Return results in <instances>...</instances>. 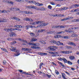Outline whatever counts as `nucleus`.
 I'll list each match as a JSON object with an SVG mask.
<instances>
[{"label":"nucleus","mask_w":79,"mask_h":79,"mask_svg":"<svg viewBox=\"0 0 79 79\" xmlns=\"http://www.w3.org/2000/svg\"><path fill=\"white\" fill-rule=\"evenodd\" d=\"M78 35L75 34H73L71 36L72 37H77Z\"/></svg>","instance_id":"obj_24"},{"label":"nucleus","mask_w":79,"mask_h":79,"mask_svg":"<svg viewBox=\"0 0 79 79\" xmlns=\"http://www.w3.org/2000/svg\"><path fill=\"white\" fill-rule=\"evenodd\" d=\"M69 58L71 60H73L75 59V57L73 56H70L69 57Z\"/></svg>","instance_id":"obj_12"},{"label":"nucleus","mask_w":79,"mask_h":79,"mask_svg":"<svg viewBox=\"0 0 79 79\" xmlns=\"http://www.w3.org/2000/svg\"><path fill=\"white\" fill-rule=\"evenodd\" d=\"M6 22V20L5 19H2L0 18V23H5Z\"/></svg>","instance_id":"obj_5"},{"label":"nucleus","mask_w":79,"mask_h":79,"mask_svg":"<svg viewBox=\"0 0 79 79\" xmlns=\"http://www.w3.org/2000/svg\"><path fill=\"white\" fill-rule=\"evenodd\" d=\"M39 6H43V4L39 3Z\"/></svg>","instance_id":"obj_54"},{"label":"nucleus","mask_w":79,"mask_h":79,"mask_svg":"<svg viewBox=\"0 0 79 79\" xmlns=\"http://www.w3.org/2000/svg\"><path fill=\"white\" fill-rule=\"evenodd\" d=\"M37 10H40V11H44V10H45L46 9L44 8H39L37 9Z\"/></svg>","instance_id":"obj_9"},{"label":"nucleus","mask_w":79,"mask_h":79,"mask_svg":"<svg viewBox=\"0 0 79 79\" xmlns=\"http://www.w3.org/2000/svg\"><path fill=\"white\" fill-rule=\"evenodd\" d=\"M29 44L30 45H32V46H35V44L34 43H29Z\"/></svg>","instance_id":"obj_20"},{"label":"nucleus","mask_w":79,"mask_h":79,"mask_svg":"<svg viewBox=\"0 0 79 79\" xmlns=\"http://www.w3.org/2000/svg\"><path fill=\"white\" fill-rule=\"evenodd\" d=\"M64 14H61V15H57V17H61V16H64Z\"/></svg>","instance_id":"obj_22"},{"label":"nucleus","mask_w":79,"mask_h":79,"mask_svg":"<svg viewBox=\"0 0 79 79\" xmlns=\"http://www.w3.org/2000/svg\"><path fill=\"white\" fill-rule=\"evenodd\" d=\"M67 63H68V64H70L71 65H72V64H73V63H72V62H71L70 61H68Z\"/></svg>","instance_id":"obj_38"},{"label":"nucleus","mask_w":79,"mask_h":79,"mask_svg":"<svg viewBox=\"0 0 79 79\" xmlns=\"http://www.w3.org/2000/svg\"><path fill=\"white\" fill-rule=\"evenodd\" d=\"M28 14H30L31 15L32 14V13L31 12L28 11Z\"/></svg>","instance_id":"obj_61"},{"label":"nucleus","mask_w":79,"mask_h":79,"mask_svg":"<svg viewBox=\"0 0 79 79\" xmlns=\"http://www.w3.org/2000/svg\"><path fill=\"white\" fill-rule=\"evenodd\" d=\"M34 4H35V5H36V6H39V3L38 2L36 1H35Z\"/></svg>","instance_id":"obj_19"},{"label":"nucleus","mask_w":79,"mask_h":79,"mask_svg":"<svg viewBox=\"0 0 79 79\" xmlns=\"http://www.w3.org/2000/svg\"><path fill=\"white\" fill-rule=\"evenodd\" d=\"M50 4L51 5H55V4L54 3V2H50Z\"/></svg>","instance_id":"obj_47"},{"label":"nucleus","mask_w":79,"mask_h":79,"mask_svg":"<svg viewBox=\"0 0 79 79\" xmlns=\"http://www.w3.org/2000/svg\"><path fill=\"white\" fill-rule=\"evenodd\" d=\"M38 54L40 55H47V53H44L43 52H41V53H38Z\"/></svg>","instance_id":"obj_13"},{"label":"nucleus","mask_w":79,"mask_h":79,"mask_svg":"<svg viewBox=\"0 0 79 79\" xmlns=\"http://www.w3.org/2000/svg\"><path fill=\"white\" fill-rule=\"evenodd\" d=\"M65 32H70V31H69V30H65Z\"/></svg>","instance_id":"obj_49"},{"label":"nucleus","mask_w":79,"mask_h":79,"mask_svg":"<svg viewBox=\"0 0 79 79\" xmlns=\"http://www.w3.org/2000/svg\"><path fill=\"white\" fill-rule=\"evenodd\" d=\"M13 19H15L16 21H20L21 20L19 18H17L16 17H13Z\"/></svg>","instance_id":"obj_14"},{"label":"nucleus","mask_w":79,"mask_h":79,"mask_svg":"<svg viewBox=\"0 0 79 79\" xmlns=\"http://www.w3.org/2000/svg\"><path fill=\"white\" fill-rule=\"evenodd\" d=\"M46 76H47V77H48V78H50V77H51V76H52V75H49L48 74H46Z\"/></svg>","instance_id":"obj_31"},{"label":"nucleus","mask_w":79,"mask_h":79,"mask_svg":"<svg viewBox=\"0 0 79 79\" xmlns=\"http://www.w3.org/2000/svg\"><path fill=\"white\" fill-rule=\"evenodd\" d=\"M73 6H75L76 8H78V7L79 6V4H76L73 5Z\"/></svg>","instance_id":"obj_26"},{"label":"nucleus","mask_w":79,"mask_h":79,"mask_svg":"<svg viewBox=\"0 0 79 79\" xmlns=\"http://www.w3.org/2000/svg\"><path fill=\"white\" fill-rule=\"evenodd\" d=\"M60 41H58L57 42H56L55 41H53V43L54 44H56V45L59 46L60 45Z\"/></svg>","instance_id":"obj_3"},{"label":"nucleus","mask_w":79,"mask_h":79,"mask_svg":"<svg viewBox=\"0 0 79 79\" xmlns=\"http://www.w3.org/2000/svg\"><path fill=\"white\" fill-rule=\"evenodd\" d=\"M66 47L68 49H70V48H72V47H69V46H66Z\"/></svg>","instance_id":"obj_37"},{"label":"nucleus","mask_w":79,"mask_h":79,"mask_svg":"<svg viewBox=\"0 0 79 79\" xmlns=\"http://www.w3.org/2000/svg\"><path fill=\"white\" fill-rule=\"evenodd\" d=\"M14 3V2H13L10 1V4H11V5H13V3Z\"/></svg>","instance_id":"obj_57"},{"label":"nucleus","mask_w":79,"mask_h":79,"mask_svg":"<svg viewBox=\"0 0 79 79\" xmlns=\"http://www.w3.org/2000/svg\"><path fill=\"white\" fill-rule=\"evenodd\" d=\"M52 47L53 48H56V49H57V48H58V47H57L55 46H52Z\"/></svg>","instance_id":"obj_55"},{"label":"nucleus","mask_w":79,"mask_h":79,"mask_svg":"<svg viewBox=\"0 0 79 79\" xmlns=\"http://www.w3.org/2000/svg\"><path fill=\"white\" fill-rule=\"evenodd\" d=\"M57 15H52V16H54V17H55L56 16H57Z\"/></svg>","instance_id":"obj_63"},{"label":"nucleus","mask_w":79,"mask_h":79,"mask_svg":"<svg viewBox=\"0 0 79 79\" xmlns=\"http://www.w3.org/2000/svg\"><path fill=\"white\" fill-rule=\"evenodd\" d=\"M4 30L5 31H6V32H9L10 31V29H4Z\"/></svg>","instance_id":"obj_36"},{"label":"nucleus","mask_w":79,"mask_h":79,"mask_svg":"<svg viewBox=\"0 0 79 79\" xmlns=\"http://www.w3.org/2000/svg\"><path fill=\"white\" fill-rule=\"evenodd\" d=\"M40 23L39 24V26L37 27H43V26H47L48 24V23H44L43 22H41L40 21Z\"/></svg>","instance_id":"obj_1"},{"label":"nucleus","mask_w":79,"mask_h":79,"mask_svg":"<svg viewBox=\"0 0 79 79\" xmlns=\"http://www.w3.org/2000/svg\"><path fill=\"white\" fill-rule=\"evenodd\" d=\"M74 21H75V22H79V19H75L74 20Z\"/></svg>","instance_id":"obj_53"},{"label":"nucleus","mask_w":79,"mask_h":79,"mask_svg":"<svg viewBox=\"0 0 79 79\" xmlns=\"http://www.w3.org/2000/svg\"><path fill=\"white\" fill-rule=\"evenodd\" d=\"M37 41V39L35 38H33L31 40V42H35V41Z\"/></svg>","instance_id":"obj_25"},{"label":"nucleus","mask_w":79,"mask_h":79,"mask_svg":"<svg viewBox=\"0 0 79 79\" xmlns=\"http://www.w3.org/2000/svg\"><path fill=\"white\" fill-rule=\"evenodd\" d=\"M22 49L23 50H24V51H27V48H23Z\"/></svg>","instance_id":"obj_51"},{"label":"nucleus","mask_w":79,"mask_h":79,"mask_svg":"<svg viewBox=\"0 0 79 79\" xmlns=\"http://www.w3.org/2000/svg\"><path fill=\"white\" fill-rule=\"evenodd\" d=\"M11 48H12V49H10V50L11 51H12V52H16V48L15 47H11Z\"/></svg>","instance_id":"obj_7"},{"label":"nucleus","mask_w":79,"mask_h":79,"mask_svg":"<svg viewBox=\"0 0 79 79\" xmlns=\"http://www.w3.org/2000/svg\"><path fill=\"white\" fill-rule=\"evenodd\" d=\"M7 40H11V38H9L8 39H7Z\"/></svg>","instance_id":"obj_64"},{"label":"nucleus","mask_w":79,"mask_h":79,"mask_svg":"<svg viewBox=\"0 0 79 79\" xmlns=\"http://www.w3.org/2000/svg\"><path fill=\"white\" fill-rule=\"evenodd\" d=\"M1 50H3L4 52H6L7 53H8V51H7V50H6V49H5V48H1Z\"/></svg>","instance_id":"obj_15"},{"label":"nucleus","mask_w":79,"mask_h":79,"mask_svg":"<svg viewBox=\"0 0 79 79\" xmlns=\"http://www.w3.org/2000/svg\"><path fill=\"white\" fill-rule=\"evenodd\" d=\"M58 53H59L58 52H53V54H58Z\"/></svg>","instance_id":"obj_50"},{"label":"nucleus","mask_w":79,"mask_h":79,"mask_svg":"<svg viewBox=\"0 0 79 79\" xmlns=\"http://www.w3.org/2000/svg\"><path fill=\"white\" fill-rule=\"evenodd\" d=\"M28 8H32V6H28Z\"/></svg>","instance_id":"obj_62"},{"label":"nucleus","mask_w":79,"mask_h":79,"mask_svg":"<svg viewBox=\"0 0 79 79\" xmlns=\"http://www.w3.org/2000/svg\"><path fill=\"white\" fill-rule=\"evenodd\" d=\"M30 34L32 36H34V35H35V34L33 33H30Z\"/></svg>","instance_id":"obj_44"},{"label":"nucleus","mask_w":79,"mask_h":79,"mask_svg":"<svg viewBox=\"0 0 79 79\" xmlns=\"http://www.w3.org/2000/svg\"><path fill=\"white\" fill-rule=\"evenodd\" d=\"M67 26H63V25H61V26H60V28H64L66 27Z\"/></svg>","instance_id":"obj_27"},{"label":"nucleus","mask_w":79,"mask_h":79,"mask_svg":"<svg viewBox=\"0 0 79 79\" xmlns=\"http://www.w3.org/2000/svg\"><path fill=\"white\" fill-rule=\"evenodd\" d=\"M24 0H18V2H24Z\"/></svg>","instance_id":"obj_32"},{"label":"nucleus","mask_w":79,"mask_h":79,"mask_svg":"<svg viewBox=\"0 0 79 79\" xmlns=\"http://www.w3.org/2000/svg\"><path fill=\"white\" fill-rule=\"evenodd\" d=\"M63 45L64 46V44H63V43H61V42L60 43V45Z\"/></svg>","instance_id":"obj_58"},{"label":"nucleus","mask_w":79,"mask_h":79,"mask_svg":"<svg viewBox=\"0 0 79 79\" xmlns=\"http://www.w3.org/2000/svg\"><path fill=\"white\" fill-rule=\"evenodd\" d=\"M58 63H59L60 64L61 66H63V67H64V68H65V67H66V66H64V64H63V63H62L60 62L59 61H58Z\"/></svg>","instance_id":"obj_17"},{"label":"nucleus","mask_w":79,"mask_h":79,"mask_svg":"<svg viewBox=\"0 0 79 79\" xmlns=\"http://www.w3.org/2000/svg\"><path fill=\"white\" fill-rule=\"evenodd\" d=\"M74 11H75V12H79V8H77L75 9V10H74Z\"/></svg>","instance_id":"obj_30"},{"label":"nucleus","mask_w":79,"mask_h":79,"mask_svg":"<svg viewBox=\"0 0 79 79\" xmlns=\"http://www.w3.org/2000/svg\"><path fill=\"white\" fill-rule=\"evenodd\" d=\"M25 20L27 21H31V19H29L28 18H27L25 19Z\"/></svg>","instance_id":"obj_23"},{"label":"nucleus","mask_w":79,"mask_h":79,"mask_svg":"<svg viewBox=\"0 0 79 79\" xmlns=\"http://www.w3.org/2000/svg\"><path fill=\"white\" fill-rule=\"evenodd\" d=\"M70 52V51H62L61 52V53H64V54H69V52Z\"/></svg>","instance_id":"obj_11"},{"label":"nucleus","mask_w":79,"mask_h":79,"mask_svg":"<svg viewBox=\"0 0 79 79\" xmlns=\"http://www.w3.org/2000/svg\"><path fill=\"white\" fill-rule=\"evenodd\" d=\"M3 64H6V62L5 60L3 61Z\"/></svg>","instance_id":"obj_52"},{"label":"nucleus","mask_w":79,"mask_h":79,"mask_svg":"<svg viewBox=\"0 0 79 79\" xmlns=\"http://www.w3.org/2000/svg\"><path fill=\"white\" fill-rule=\"evenodd\" d=\"M68 9V7H65L64 6L63 7V10H67V9Z\"/></svg>","instance_id":"obj_29"},{"label":"nucleus","mask_w":79,"mask_h":79,"mask_svg":"<svg viewBox=\"0 0 79 79\" xmlns=\"http://www.w3.org/2000/svg\"><path fill=\"white\" fill-rule=\"evenodd\" d=\"M15 27H16L17 28H22L23 26L18 25H14Z\"/></svg>","instance_id":"obj_10"},{"label":"nucleus","mask_w":79,"mask_h":79,"mask_svg":"<svg viewBox=\"0 0 79 79\" xmlns=\"http://www.w3.org/2000/svg\"><path fill=\"white\" fill-rule=\"evenodd\" d=\"M13 35H16V34L14 32H12L11 34L10 35V37H13Z\"/></svg>","instance_id":"obj_18"},{"label":"nucleus","mask_w":79,"mask_h":79,"mask_svg":"<svg viewBox=\"0 0 79 79\" xmlns=\"http://www.w3.org/2000/svg\"><path fill=\"white\" fill-rule=\"evenodd\" d=\"M9 11L8 10L6 11L5 10H3L2 11L0 10V13H8Z\"/></svg>","instance_id":"obj_6"},{"label":"nucleus","mask_w":79,"mask_h":79,"mask_svg":"<svg viewBox=\"0 0 79 79\" xmlns=\"http://www.w3.org/2000/svg\"><path fill=\"white\" fill-rule=\"evenodd\" d=\"M55 73H56V74H57V75H58V74H59V72H58V71L57 70H55Z\"/></svg>","instance_id":"obj_40"},{"label":"nucleus","mask_w":79,"mask_h":79,"mask_svg":"<svg viewBox=\"0 0 79 79\" xmlns=\"http://www.w3.org/2000/svg\"><path fill=\"white\" fill-rule=\"evenodd\" d=\"M63 32V33H64V31H60V32H57V34H61Z\"/></svg>","instance_id":"obj_45"},{"label":"nucleus","mask_w":79,"mask_h":79,"mask_svg":"<svg viewBox=\"0 0 79 79\" xmlns=\"http://www.w3.org/2000/svg\"><path fill=\"white\" fill-rule=\"evenodd\" d=\"M31 8H32V9H36V10H37V9H38V8H37L36 6H32Z\"/></svg>","instance_id":"obj_28"},{"label":"nucleus","mask_w":79,"mask_h":79,"mask_svg":"<svg viewBox=\"0 0 79 79\" xmlns=\"http://www.w3.org/2000/svg\"><path fill=\"white\" fill-rule=\"evenodd\" d=\"M58 59L59 60H60V61H63L64 62V63H67V61L66 59L65 58L63 57L62 58H61L60 57V58H58Z\"/></svg>","instance_id":"obj_2"},{"label":"nucleus","mask_w":79,"mask_h":79,"mask_svg":"<svg viewBox=\"0 0 79 79\" xmlns=\"http://www.w3.org/2000/svg\"><path fill=\"white\" fill-rule=\"evenodd\" d=\"M51 50V51H55L56 49H55L54 48H52Z\"/></svg>","instance_id":"obj_46"},{"label":"nucleus","mask_w":79,"mask_h":79,"mask_svg":"<svg viewBox=\"0 0 79 79\" xmlns=\"http://www.w3.org/2000/svg\"><path fill=\"white\" fill-rule=\"evenodd\" d=\"M44 31V30H39L38 31V32H42Z\"/></svg>","instance_id":"obj_35"},{"label":"nucleus","mask_w":79,"mask_h":79,"mask_svg":"<svg viewBox=\"0 0 79 79\" xmlns=\"http://www.w3.org/2000/svg\"><path fill=\"white\" fill-rule=\"evenodd\" d=\"M11 2V1H7V3H8L9 4H10V3Z\"/></svg>","instance_id":"obj_60"},{"label":"nucleus","mask_w":79,"mask_h":79,"mask_svg":"<svg viewBox=\"0 0 79 79\" xmlns=\"http://www.w3.org/2000/svg\"><path fill=\"white\" fill-rule=\"evenodd\" d=\"M44 64L43 63H41L40 64V69H41V68L42 67V66Z\"/></svg>","instance_id":"obj_41"},{"label":"nucleus","mask_w":79,"mask_h":79,"mask_svg":"<svg viewBox=\"0 0 79 79\" xmlns=\"http://www.w3.org/2000/svg\"><path fill=\"white\" fill-rule=\"evenodd\" d=\"M29 3H35V1H29Z\"/></svg>","instance_id":"obj_43"},{"label":"nucleus","mask_w":79,"mask_h":79,"mask_svg":"<svg viewBox=\"0 0 79 79\" xmlns=\"http://www.w3.org/2000/svg\"><path fill=\"white\" fill-rule=\"evenodd\" d=\"M48 8H49V9H50V10L52 9V6L50 5H49L48 6Z\"/></svg>","instance_id":"obj_42"},{"label":"nucleus","mask_w":79,"mask_h":79,"mask_svg":"<svg viewBox=\"0 0 79 79\" xmlns=\"http://www.w3.org/2000/svg\"><path fill=\"white\" fill-rule=\"evenodd\" d=\"M64 76H66V75L65 74V73H62V76L63 78L64 77H65Z\"/></svg>","instance_id":"obj_39"},{"label":"nucleus","mask_w":79,"mask_h":79,"mask_svg":"<svg viewBox=\"0 0 79 79\" xmlns=\"http://www.w3.org/2000/svg\"><path fill=\"white\" fill-rule=\"evenodd\" d=\"M19 50H16L15 52H16L17 53V54H15V55L17 56H19V55H20V53H19Z\"/></svg>","instance_id":"obj_8"},{"label":"nucleus","mask_w":79,"mask_h":79,"mask_svg":"<svg viewBox=\"0 0 79 79\" xmlns=\"http://www.w3.org/2000/svg\"><path fill=\"white\" fill-rule=\"evenodd\" d=\"M55 31H50V34H53V33H54L55 32Z\"/></svg>","instance_id":"obj_48"},{"label":"nucleus","mask_w":79,"mask_h":79,"mask_svg":"<svg viewBox=\"0 0 79 79\" xmlns=\"http://www.w3.org/2000/svg\"><path fill=\"white\" fill-rule=\"evenodd\" d=\"M49 48H50V50H52V48H53V47L52 46H50V47H48Z\"/></svg>","instance_id":"obj_59"},{"label":"nucleus","mask_w":79,"mask_h":79,"mask_svg":"<svg viewBox=\"0 0 79 79\" xmlns=\"http://www.w3.org/2000/svg\"><path fill=\"white\" fill-rule=\"evenodd\" d=\"M70 45H74V46H76V44L73 42H70Z\"/></svg>","instance_id":"obj_34"},{"label":"nucleus","mask_w":79,"mask_h":79,"mask_svg":"<svg viewBox=\"0 0 79 79\" xmlns=\"http://www.w3.org/2000/svg\"><path fill=\"white\" fill-rule=\"evenodd\" d=\"M26 29L27 30L29 29V28H30V26L28 25V26H27L25 27Z\"/></svg>","instance_id":"obj_33"},{"label":"nucleus","mask_w":79,"mask_h":79,"mask_svg":"<svg viewBox=\"0 0 79 79\" xmlns=\"http://www.w3.org/2000/svg\"><path fill=\"white\" fill-rule=\"evenodd\" d=\"M20 41L21 42H24V43H26L27 44V41H26L25 40H24L23 39H21L20 40Z\"/></svg>","instance_id":"obj_21"},{"label":"nucleus","mask_w":79,"mask_h":79,"mask_svg":"<svg viewBox=\"0 0 79 79\" xmlns=\"http://www.w3.org/2000/svg\"><path fill=\"white\" fill-rule=\"evenodd\" d=\"M40 21H37L36 22H34L32 23V25H35L36 24H40Z\"/></svg>","instance_id":"obj_4"},{"label":"nucleus","mask_w":79,"mask_h":79,"mask_svg":"<svg viewBox=\"0 0 79 79\" xmlns=\"http://www.w3.org/2000/svg\"><path fill=\"white\" fill-rule=\"evenodd\" d=\"M40 44L39 43H36L35 44V46H39Z\"/></svg>","instance_id":"obj_56"},{"label":"nucleus","mask_w":79,"mask_h":79,"mask_svg":"<svg viewBox=\"0 0 79 79\" xmlns=\"http://www.w3.org/2000/svg\"><path fill=\"white\" fill-rule=\"evenodd\" d=\"M31 47V48H33V49H38V48H40L39 47H35V46H32Z\"/></svg>","instance_id":"obj_16"}]
</instances>
